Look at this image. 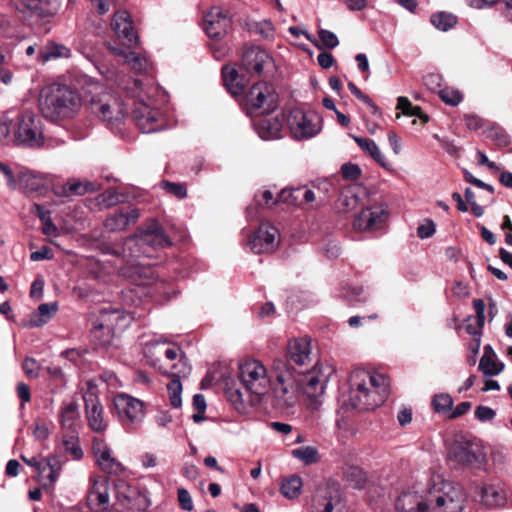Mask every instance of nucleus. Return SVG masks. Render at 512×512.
<instances>
[{
  "label": "nucleus",
  "mask_w": 512,
  "mask_h": 512,
  "mask_svg": "<svg viewBox=\"0 0 512 512\" xmlns=\"http://www.w3.org/2000/svg\"><path fill=\"white\" fill-rule=\"evenodd\" d=\"M172 243L157 221H152L145 229L118 241L104 239L100 249L104 254L115 256L121 261L151 257L154 250L170 246Z\"/></svg>",
  "instance_id": "1"
},
{
  "label": "nucleus",
  "mask_w": 512,
  "mask_h": 512,
  "mask_svg": "<svg viewBox=\"0 0 512 512\" xmlns=\"http://www.w3.org/2000/svg\"><path fill=\"white\" fill-rule=\"evenodd\" d=\"M106 78L115 82L127 96L135 98L136 107L133 109V117L136 125L143 133H153L165 129L166 124L162 113L145 102L149 93L145 91L140 80L131 79L116 71H107Z\"/></svg>",
  "instance_id": "2"
},
{
  "label": "nucleus",
  "mask_w": 512,
  "mask_h": 512,
  "mask_svg": "<svg viewBox=\"0 0 512 512\" xmlns=\"http://www.w3.org/2000/svg\"><path fill=\"white\" fill-rule=\"evenodd\" d=\"M388 379L382 374H372L357 368L349 377V402L360 411L379 407L388 395Z\"/></svg>",
  "instance_id": "3"
},
{
  "label": "nucleus",
  "mask_w": 512,
  "mask_h": 512,
  "mask_svg": "<svg viewBox=\"0 0 512 512\" xmlns=\"http://www.w3.org/2000/svg\"><path fill=\"white\" fill-rule=\"evenodd\" d=\"M85 102L90 112L110 129L118 128L127 115V105L106 86L90 81L85 89Z\"/></svg>",
  "instance_id": "4"
},
{
  "label": "nucleus",
  "mask_w": 512,
  "mask_h": 512,
  "mask_svg": "<svg viewBox=\"0 0 512 512\" xmlns=\"http://www.w3.org/2000/svg\"><path fill=\"white\" fill-rule=\"evenodd\" d=\"M427 501L428 512H461L466 495L460 484L437 477L427 485Z\"/></svg>",
  "instance_id": "5"
},
{
  "label": "nucleus",
  "mask_w": 512,
  "mask_h": 512,
  "mask_svg": "<svg viewBox=\"0 0 512 512\" xmlns=\"http://www.w3.org/2000/svg\"><path fill=\"white\" fill-rule=\"evenodd\" d=\"M271 371L275 377L272 386L275 406L281 410L295 406L300 393L299 374L289 372L287 362L284 360H273Z\"/></svg>",
  "instance_id": "6"
},
{
  "label": "nucleus",
  "mask_w": 512,
  "mask_h": 512,
  "mask_svg": "<svg viewBox=\"0 0 512 512\" xmlns=\"http://www.w3.org/2000/svg\"><path fill=\"white\" fill-rule=\"evenodd\" d=\"M17 178H19V190L27 197L38 198L44 196L48 190L62 202L64 196V187L56 186V181L60 179L53 174H42L26 167L17 168Z\"/></svg>",
  "instance_id": "7"
},
{
  "label": "nucleus",
  "mask_w": 512,
  "mask_h": 512,
  "mask_svg": "<svg viewBox=\"0 0 512 512\" xmlns=\"http://www.w3.org/2000/svg\"><path fill=\"white\" fill-rule=\"evenodd\" d=\"M38 105L45 119L62 125L64 121V83L61 78L43 86L40 90Z\"/></svg>",
  "instance_id": "8"
},
{
  "label": "nucleus",
  "mask_w": 512,
  "mask_h": 512,
  "mask_svg": "<svg viewBox=\"0 0 512 512\" xmlns=\"http://www.w3.org/2000/svg\"><path fill=\"white\" fill-rule=\"evenodd\" d=\"M239 370L245 393L253 397L250 402H258L267 393L270 384L266 367L260 361L252 359L241 363Z\"/></svg>",
  "instance_id": "9"
},
{
  "label": "nucleus",
  "mask_w": 512,
  "mask_h": 512,
  "mask_svg": "<svg viewBox=\"0 0 512 512\" xmlns=\"http://www.w3.org/2000/svg\"><path fill=\"white\" fill-rule=\"evenodd\" d=\"M289 130L296 140H308L322 130V117L313 110L293 109L287 118Z\"/></svg>",
  "instance_id": "10"
},
{
  "label": "nucleus",
  "mask_w": 512,
  "mask_h": 512,
  "mask_svg": "<svg viewBox=\"0 0 512 512\" xmlns=\"http://www.w3.org/2000/svg\"><path fill=\"white\" fill-rule=\"evenodd\" d=\"M448 459L459 466L479 469L486 462V453L479 441L463 439L452 443Z\"/></svg>",
  "instance_id": "11"
},
{
  "label": "nucleus",
  "mask_w": 512,
  "mask_h": 512,
  "mask_svg": "<svg viewBox=\"0 0 512 512\" xmlns=\"http://www.w3.org/2000/svg\"><path fill=\"white\" fill-rule=\"evenodd\" d=\"M298 379L299 389L305 396L307 407L310 410H318L323 404L328 376L314 367L313 370L299 373Z\"/></svg>",
  "instance_id": "12"
},
{
  "label": "nucleus",
  "mask_w": 512,
  "mask_h": 512,
  "mask_svg": "<svg viewBox=\"0 0 512 512\" xmlns=\"http://www.w3.org/2000/svg\"><path fill=\"white\" fill-rule=\"evenodd\" d=\"M81 398L85 405L86 419L89 428L97 433L104 432L108 427L103 406L98 398L97 384L94 380H88L81 387Z\"/></svg>",
  "instance_id": "13"
},
{
  "label": "nucleus",
  "mask_w": 512,
  "mask_h": 512,
  "mask_svg": "<svg viewBox=\"0 0 512 512\" xmlns=\"http://www.w3.org/2000/svg\"><path fill=\"white\" fill-rule=\"evenodd\" d=\"M13 134L19 145L29 148H40L43 145L40 122L32 111L27 110L19 115Z\"/></svg>",
  "instance_id": "14"
},
{
  "label": "nucleus",
  "mask_w": 512,
  "mask_h": 512,
  "mask_svg": "<svg viewBox=\"0 0 512 512\" xmlns=\"http://www.w3.org/2000/svg\"><path fill=\"white\" fill-rule=\"evenodd\" d=\"M114 494L117 502L125 509L144 512L151 501L145 491L133 486L123 479H117L114 483Z\"/></svg>",
  "instance_id": "15"
},
{
  "label": "nucleus",
  "mask_w": 512,
  "mask_h": 512,
  "mask_svg": "<svg viewBox=\"0 0 512 512\" xmlns=\"http://www.w3.org/2000/svg\"><path fill=\"white\" fill-rule=\"evenodd\" d=\"M276 106V96L267 83L254 84L246 95V110L251 117L270 113Z\"/></svg>",
  "instance_id": "16"
},
{
  "label": "nucleus",
  "mask_w": 512,
  "mask_h": 512,
  "mask_svg": "<svg viewBox=\"0 0 512 512\" xmlns=\"http://www.w3.org/2000/svg\"><path fill=\"white\" fill-rule=\"evenodd\" d=\"M311 343L307 337L295 338L289 341L287 354L274 360H284L287 362L288 371L295 374L309 370L311 358Z\"/></svg>",
  "instance_id": "17"
},
{
  "label": "nucleus",
  "mask_w": 512,
  "mask_h": 512,
  "mask_svg": "<svg viewBox=\"0 0 512 512\" xmlns=\"http://www.w3.org/2000/svg\"><path fill=\"white\" fill-rule=\"evenodd\" d=\"M341 491L336 483L319 488L312 499L311 512H338L341 510Z\"/></svg>",
  "instance_id": "18"
},
{
  "label": "nucleus",
  "mask_w": 512,
  "mask_h": 512,
  "mask_svg": "<svg viewBox=\"0 0 512 512\" xmlns=\"http://www.w3.org/2000/svg\"><path fill=\"white\" fill-rule=\"evenodd\" d=\"M397 512H428L427 487L403 490L395 500Z\"/></svg>",
  "instance_id": "19"
},
{
  "label": "nucleus",
  "mask_w": 512,
  "mask_h": 512,
  "mask_svg": "<svg viewBox=\"0 0 512 512\" xmlns=\"http://www.w3.org/2000/svg\"><path fill=\"white\" fill-rule=\"evenodd\" d=\"M279 232L276 227L262 223L259 228L250 236L248 245L255 254L272 252L278 245L277 236Z\"/></svg>",
  "instance_id": "20"
},
{
  "label": "nucleus",
  "mask_w": 512,
  "mask_h": 512,
  "mask_svg": "<svg viewBox=\"0 0 512 512\" xmlns=\"http://www.w3.org/2000/svg\"><path fill=\"white\" fill-rule=\"evenodd\" d=\"M114 405L120 419L127 421L130 425L138 424L144 417L143 403L126 394L117 395L114 398Z\"/></svg>",
  "instance_id": "21"
},
{
  "label": "nucleus",
  "mask_w": 512,
  "mask_h": 512,
  "mask_svg": "<svg viewBox=\"0 0 512 512\" xmlns=\"http://www.w3.org/2000/svg\"><path fill=\"white\" fill-rule=\"evenodd\" d=\"M272 64V57L258 46L248 47L242 53L241 66L248 74L261 75Z\"/></svg>",
  "instance_id": "22"
},
{
  "label": "nucleus",
  "mask_w": 512,
  "mask_h": 512,
  "mask_svg": "<svg viewBox=\"0 0 512 512\" xmlns=\"http://www.w3.org/2000/svg\"><path fill=\"white\" fill-rule=\"evenodd\" d=\"M138 259L135 258L129 262L122 261L124 265L118 267L117 271L138 286H149L155 280V270L151 266L140 265Z\"/></svg>",
  "instance_id": "23"
},
{
  "label": "nucleus",
  "mask_w": 512,
  "mask_h": 512,
  "mask_svg": "<svg viewBox=\"0 0 512 512\" xmlns=\"http://www.w3.org/2000/svg\"><path fill=\"white\" fill-rule=\"evenodd\" d=\"M133 317L130 313L116 307H105L100 310L96 320L97 323L120 334L132 323Z\"/></svg>",
  "instance_id": "24"
},
{
  "label": "nucleus",
  "mask_w": 512,
  "mask_h": 512,
  "mask_svg": "<svg viewBox=\"0 0 512 512\" xmlns=\"http://www.w3.org/2000/svg\"><path fill=\"white\" fill-rule=\"evenodd\" d=\"M388 213L381 205H374L365 209L354 219L353 226L358 231H372L380 228L387 219Z\"/></svg>",
  "instance_id": "25"
},
{
  "label": "nucleus",
  "mask_w": 512,
  "mask_h": 512,
  "mask_svg": "<svg viewBox=\"0 0 512 512\" xmlns=\"http://www.w3.org/2000/svg\"><path fill=\"white\" fill-rule=\"evenodd\" d=\"M481 503L489 508L505 506L508 500L506 485L501 481L483 483L479 488Z\"/></svg>",
  "instance_id": "26"
},
{
  "label": "nucleus",
  "mask_w": 512,
  "mask_h": 512,
  "mask_svg": "<svg viewBox=\"0 0 512 512\" xmlns=\"http://www.w3.org/2000/svg\"><path fill=\"white\" fill-rule=\"evenodd\" d=\"M231 26V19L219 7H213L204 17V30L210 38L223 37Z\"/></svg>",
  "instance_id": "27"
},
{
  "label": "nucleus",
  "mask_w": 512,
  "mask_h": 512,
  "mask_svg": "<svg viewBox=\"0 0 512 512\" xmlns=\"http://www.w3.org/2000/svg\"><path fill=\"white\" fill-rule=\"evenodd\" d=\"M92 450L101 470L109 474H118L123 471V465L112 456V452L104 440L95 437L92 442Z\"/></svg>",
  "instance_id": "28"
},
{
  "label": "nucleus",
  "mask_w": 512,
  "mask_h": 512,
  "mask_svg": "<svg viewBox=\"0 0 512 512\" xmlns=\"http://www.w3.org/2000/svg\"><path fill=\"white\" fill-rule=\"evenodd\" d=\"M111 27L123 45L132 46L137 43L138 36L133 29L132 21L127 11H117L114 13Z\"/></svg>",
  "instance_id": "29"
},
{
  "label": "nucleus",
  "mask_w": 512,
  "mask_h": 512,
  "mask_svg": "<svg viewBox=\"0 0 512 512\" xmlns=\"http://www.w3.org/2000/svg\"><path fill=\"white\" fill-rule=\"evenodd\" d=\"M62 462L59 456L42 457L39 467L36 468L37 480L44 487L52 486L60 477Z\"/></svg>",
  "instance_id": "30"
},
{
  "label": "nucleus",
  "mask_w": 512,
  "mask_h": 512,
  "mask_svg": "<svg viewBox=\"0 0 512 512\" xmlns=\"http://www.w3.org/2000/svg\"><path fill=\"white\" fill-rule=\"evenodd\" d=\"M109 499L108 479L105 476L94 477L87 495V504L92 508L105 510L109 505Z\"/></svg>",
  "instance_id": "31"
},
{
  "label": "nucleus",
  "mask_w": 512,
  "mask_h": 512,
  "mask_svg": "<svg viewBox=\"0 0 512 512\" xmlns=\"http://www.w3.org/2000/svg\"><path fill=\"white\" fill-rule=\"evenodd\" d=\"M316 198L317 196L313 189L308 186H299L282 189L278 194L276 202L303 206L305 204H312L316 201Z\"/></svg>",
  "instance_id": "32"
},
{
  "label": "nucleus",
  "mask_w": 512,
  "mask_h": 512,
  "mask_svg": "<svg viewBox=\"0 0 512 512\" xmlns=\"http://www.w3.org/2000/svg\"><path fill=\"white\" fill-rule=\"evenodd\" d=\"M56 0H13L16 10L26 16L47 17L54 13Z\"/></svg>",
  "instance_id": "33"
},
{
  "label": "nucleus",
  "mask_w": 512,
  "mask_h": 512,
  "mask_svg": "<svg viewBox=\"0 0 512 512\" xmlns=\"http://www.w3.org/2000/svg\"><path fill=\"white\" fill-rule=\"evenodd\" d=\"M173 367L180 368L178 369L177 372H175L174 377L167 384V393L171 407L178 409L181 408L182 406L181 395L183 390L182 383L180 381V376H186L190 371V367H188L185 358H181L179 362Z\"/></svg>",
  "instance_id": "34"
},
{
  "label": "nucleus",
  "mask_w": 512,
  "mask_h": 512,
  "mask_svg": "<svg viewBox=\"0 0 512 512\" xmlns=\"http://www.w3.org/2000/svg\"><path fill=\"white\" fill-rule=\"evenodd\" d=\"M140 214L137 208L117 211L109 215L104 222V227L109 232H119L136 223Z\"/></svg>",
  "instance_id": "35"
},
{
  "label": "nucleus",
  "mask_w": 512,
  "mask_h": 512,
  "mask_svg": "<svg viewBox=\"0 0 512 512\" xmlns=\"http://www.w3.org/2000/svg\"><path fill=\"white\" fill-rule=\"evenodd\" d=\"M253 125L259 137L263 140H273L281 137L282 123L277 116H268L254 121Z\"/></svg>",
  "instance_id": "36"
},
{
  "label": "nucleus",
  "mask_w": 512,
  "mask_h": 512,
  "mask_svg": "<svg viewBox=\"0 0 512 512\" xmlns=\"http://www.w3.org/2000/svg\"><path fill=\"white\" fill-rule=\"evenodd\" d=\"M354 141L358 144V146L371 158H373L382 168L386 170H391V165L387 161L386 157L382 154L379 146L376 142L369 138H363L358 136H353Z\"/></svg>",
  "instance_id": "37"
},
{
  "label": "nucleus",
  "mask_w": 512,
  "mask_h": 512,
  "mask_svg": "<svg viewBox=\"0 0 512 512\" xmlns=\"http://www.w3.org/2000/svg\"><path fill=\"white\" fill-rule=\"evenodd\" d=\"M58 304L56 302L53 303H43L41 304L36 311L32 313L29 320L26 323L27 327H40L46 324L52 316L57 312Z\"/></svg>",
  "instance_id": "38"
},
{
  "label": "nucleus",
  "mask_w": 512,
  "mask_h": 512,
  "mask_svg": "<svg viewBox=\"0 0 512 512\" xmlns=\"http://www.w3.org/2000/svg\"><path fill=\"white\" fill-rule=\"evenodd\" d=\"M358 190L354 185H347L340 191L338 197V206L343 212L355 210L360 205Z\"/></svg>",
  "instance_id": "39"
},
{
  "label": "nucleus",
  "mask_w": 512,
  "mask_h": 512,
  "mask_svg": "<svg viewBox=\"0 0 512 512\" xmlns=\"http://www.w3.org/2000/svg\"><path fill=\"white\" fill-rule=\"evenodd\" d=\"M111 52L123 58V62L136 72L147 71L149 62L145 57L137 55L135 52H126L123 49L111 47Z\"/></svg>",
  "instance_id": "40"
},
{
  "label": "nucleus",
  "mask_w": 512,
  "mask_h": 512,
  "mask_svg": "<svg viewBox=\"0 0 512 512\" xmlns=\"http://www.w3.org/2000/svg\"><path fill=\"white\" fill-rule=\"evenodd\" d=\"M222 76L224 85L232 95L237 96L243 93L245 85L236 69L224 66Z\"/></svg>",
  "instance_id": "41"
},
{
  "label": "nucleus",
  "mask_w": 512,
  "mask_h": 512,
  "mask_svg": "<svg viewBox=\"0 0 512 512\" xmlns=\"http://www.w3.org/2000/svg\"><path fill=\"white\" fill-rule=\"evenodd\" d=\"M493 352L491 347H484V354L480 359L479 369L486 376H495L498 375L504 368V365L501 362H497L493 359Z\"/></svg>",
  "instance_id": "42"
},
{
  "label": "nucleus",
  "mask_w": 512,
  "mask_h": 512,
  "mask_svg": "<svg viewBox=\"0 0 512 512\" xmlns=\"http://www.w3.org/2000/svg\"><path fill=\"white\" fill-rule=\"evenodd\" d=\"M118 333L113 330L102 326L95 322L94 328L91 331L92 340L100 347H109L113 344L114 338Z\"/></svg>",
  "instance_id": "43"
},
{
  "label": "nucleus",
  "mask_w": 512,
  "mask_h": 512,
  "mask_svg": "<svg viewBox=\"0 0 512 512\" xmlns=\"http://www.w3.org/2000/svg\"><path fill=\"white\" fill-rule=\"evenodd\" d=\"M86 88L87 86L82 87V92L75 89H66V117L77 113L81 109Z\"/></svg>",
  "instance_id": "44"
},
{
  "label": "nucleus",
  "mask_w": 512,
  "mask_h": 512,
  "mask_svg": "<svg viewBox=\"0 0 512 512\" xmlns=\"http://www.w3.org/2000/svg\"><path fill=\"white\" fill-rule=\"evenodd\" d=\"M302 485L301 477L292 475L282 482L280 491L285 498L295 499L300 495Z\"/></svg>",
  "instance_id": "45"
},
{
  "label": "nucleus",
  "mask_w": 512,
  "mask_h": 512,
  "mask_svg": "<svg viewBox=\"0 0 512 512\" xmlns=\"http://www.w3.org/2000/svg\"><path fill=\"white\" fill-rule=\"evenodd\" d=\"M66 187H68L69 191L75 195H84L88 192H95L100 189V185L97 182L92 181H82L80 179H70L66 182Z\"/></svg>",
  "instance_id": "46"
},
{
  "label": "nucleus",
  "mask_w": 512,
  "mask_h": 512,
  "mask_svg": "<svg viewBox=\"0 0 512 512\" xmlns=\"http://www.w3.org/2000/svg\"><path fill=\"white\" fill-rule=\"evenodd\" d=\"M430 22L436 29L448 31L455 26L457 18L451 13L438 12L431 16Z\"/></svg>",
  "instance_id": "47"
},
{
  "label": "nucleus",
  "mask_w": 512,
  "mask_h": 512,
  "mask_svg": "<svg viewBox=\"0 0 512 512\" xmlns=\"http://www.w3.org/2000/svg\"><path fill=\"white\" fill-rule=\"evenodd\" d=\"M397 109L405 115L417 116L425 123L429 121V117L422 112V109L419 106H413L407 97L401 96L397 99Z\"/></svg>",
  "instance_id": "48"
},
{
  "label": "nucleus",
  "mask_w": 512,
  "mask_h": 512,
  "mask_svg": "<svg viewBox=\"0 0 512 512\" xmlns=\"http://www.w3.org/2000/svg\"><path fill=\"white\" fill-rule=\"evenodd\" d=\"M292 455L304 462L305 464H313L318 462L319 454L318 450L312 446L299 447L292 450Z\"/></svg>",
  "instance_id": "49"
},
{
  "label": "nucleus",
  "mask_w": 512,
  "mask_h": 512,
  "mask_svg": "<svg viewBox=\"0 0 512 512\" xmlns=\"http://www.w3.org/2000/svg\"><path fill=\"white\" fill-rule=\"evenodd\" d=\"M453 398L447 393L437 394L432 399V406L437 413L445 414L452 411Z\"/></svg>",
  "instance_id": "50"
},
{
  "label": "nucleus",
  "mask_w": 512,
  "mask_h": 512,
  "mask_svg": "<svg viewBox=\"0 0 512 512\" xmlns=\"http://www.w3.org/2000/svg\"><path fill=\"white\" fill-rule=\"evenodd\" d=\"M438 94L441 100L450 106H457L463 100L462 93L454 87H445L440 89Z\"/></svg>",
  "instance_id": "51"
},
{
  "label": "nucleus",
  "mask_w": 512,
  "mask_h": 512,
  "mask_svg": "<svg viewBox=\"0 0 512 512\" xmlns=\"http://www.w3.org/2000/svg\"><path fill=\"white\" fill-rule=\"evenodd\" d=\"M0 173L6 181L10 190H17L19 187V178H17V169L13 170L8 164L0 161Z\"/></svg>",
  "instance_id": "52"
},
{
  "label": "nucleus",
  "mask_w": 512,
  "mask_h": 512,
  "mask_svg": "<svg viewBox=\"0 0 512 512\" xmlns=\"http://www.w3.org/2000/svg\"><path fill=\"white\" fill-rule=\"evenodd\" d=\"M68 456L75 461H79L84 457V451L78 437L71 436L69 440L66 439V458Z\"/></svg>",
  "instance_id": "53"
},
{
  "label": "nucleus",
  "mask_w": 512,
  "mask_h": 512,
  "mask_svg": "<svg viewBox=\"0 0 512 512\" xmlns=\"http://www.w3.org/2000/svg\"><path fill=\"white\" fill-rule=\"evenodd\" d=\"M318 36H319L321 45L317 43V45H315V46L320 49L324 48V47L333 49L339 45L338 37L336 36L335 33H333L330 30L319 29Z\"/></svg>",
  "instance_id": "54"
},
{
  "label": "nucleus",
  "mask_w": 512,
  "mask_h": 512,
  "mask_svg": "<svg viewBox=\"0 0 512 512\" xmlns=\"http://www.w3.org/2000/svg\"><path fill=\"white\" fill-rule=\"evenodd\" d=\"M0 35L13 38L17 35L16 22L7 15H0Z\"/></svg>",
  "instance_id": "55"
},
{
  "label": "nucleus",
  "mask_w": 512,
  "mask_h": 512,
  "mask_svg": "<svg viewBox=\"0 0 512 512\" xmlns=\"http://www.w3.org/2000/svg\"><path fill=\"white\" fill-rule=\"evenodd\" d=\"M161 186L167 193L174 195L178 199H184L187 196V189L181 183L163 181Z\"/></svg>",
  "instance_id": "56"
},
{
  "label": "nucleus",
  "mask_w": 512,
  "mask_h": 512,
  "mask_svg": "<svg viewBox=\"0 0 512 512\" xmlns=\"http://www.w3.org/2000/svg\"><path fill=\"white\" fill-rule=\"evenodd\" d=\"M62 49L63 47L61 45H50L45 48V50L41 51L39 54L40 61L42 63H46L52 59H56L62 56Z\"/></svg>",
  "instance_id": "57"
},
{
  "label": "nucleus",
  "mask_w": 512,
  "mask_h": 512,
  "mask_svg": "<svg viewBox=\"0 0 512 512\" xmlns=\"http://www.w3.org/2000/svg\"><path fill=\"white\" fill-rule=\"evenodd\" d=\"M253 30L263 38L268 39L274 36V26L269 20H263L255 23Z\"/></svg>",
  "instance_id": "58"
},
{
  "label": "nucleus",
  "mask_w": 512,
  "mask_h": 512,
  "mask_svg": "<svg viewBox=\"0 0 512 512\" xmlns=\"http://www.w3.org/2000/svg\"><path fill=\"white\" fill-rule=\"evenodd\" d=\"M100 204L111 207L119 203V195L114 189H109L97 197Z\"/></svg>",
  "instance_id": "59"
},
{
  "label": "nucleus",
  "mask_w": 512,
  "mask_h": 512,
  "mask_svg": "<svg viewBox=\"0 0 512 512\" xmlns=\"http://www.w3.org/2000/svg\"><path fill=\"white\" fill-rule=\"evenodd\" d=\"M25 375L29 378H36L40 371V366L33 358L27 357L22 365Z\"/></svg>",
  "instance_id": "60"
},
{
  "label": "nucleus",
  "mask_w": 512,
  "mask_h": 512,
  "mask_svg": "<svg viewBox=\"0 0 512 512\" xmlns=\"http://www.w3.org/2000/svg\"><path fill=\"white\" fill-rule=\"evenodd\" d=\"M342 175L348 180H357L361 176V169L358 165L346 163L341 167Z\"/></svg>",
  "instance_id": "61"
},
{
  "label": "nucleus",
  "mask_w": 512,
  "mask_h": 512,
  "mask_svg": "<svg viewBox=\"0 0 512 512\" xmlns=\"http://www.w3.org/2000/svg\"><path fill=\"white\" fill-rule=\"evenodd\" d=\"M177 495L180 507L185 511H192L194 506L190 493L185 488H180Z\"/></svg>",
  "instance_id": "62"
},
{
  "label": "nucleus",
  "mask_w": 512,
  "mask_h": 512,
  "mask_svg": "<svg viewBox=\"0 0 512 512\" xmlns=\"http://www.w3.org/2000/svg\"><path fill=\"white\" fill-rule=\"evenodd\" d=\"M436 232V225L432 220H426L424 224H421L417 228V236L420 239H427L433 236Z\"/></svg>",
  "instance_id": "63"
},
{
  "label": "nucleus",
  "mask_w": 512,
  "mask_h": 512,
  "mask_svg": "<svg viewBox=\"0 0 512 512\" xmlns=\"http://www.w3.org/2000/svg\"><path fill=\"white\" fill-rule=\"evenodd\" d=\"M495 415L496 412L488 406L480 405L475 410V417L481 422L490 421Z\"/></svg>",
  "instance_id": "64"
}]
</instances>
